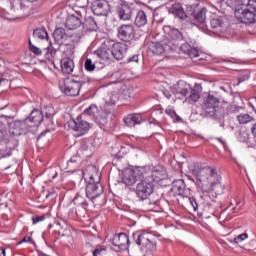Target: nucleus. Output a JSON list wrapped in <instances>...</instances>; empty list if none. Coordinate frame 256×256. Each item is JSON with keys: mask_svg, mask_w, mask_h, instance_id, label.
<instances>
[{"mask_svg": "<svg viewBox=\"0 0 256 256\" xmlns=\"http://www.w3.org/2000/svg\"><path fill=\"white\" fill-rule=\"evenodd\" d=\"M221 180V175L214 167L205 166L196 171V183L204 193L214 191L216 195H221L225 191Z\"/></svg>", "mask_w": 256, "mask_h": 256, "instance_id": "f257e3e1", "label": "nucleus"}, {"mask_svg": "<svg viewBox=\"0 0 256 256\" xmlns=\"http://www.w3.org/2000/svg\"><path fill=\"white\" fill-rule=\"evenodd\" d=\"M228 7L235 9L234 15L240 23L251 24L256 21L255 0H223Z\"/></svg>", "mask_w": 256, "mask_h": 256, "instance_id": "f03ea898", "label": "nucleus"}, {"mask_svg": "<svg viewBox=\"0 0 256 256\" xmlns=\"http://www.w3.org/2000/svg\"><path fill=\"white\" fill-rule=\"evenodd\" d=\"M221 98L217 94L206 93L202 97L201 109L204 111L207 117H213L214 119H223L225 112L219 108Z\"/></svg>", "mask_w": 256, "mask_h": 256, "instance_id": "7ed1b4c3", "label": "nucleus"}, {"mask_svg": "<svg viewBox=\"0 0 256 256\" xmlns=\"http://www.w3.org/2000/svg\"><path fill=\"white\" fill-rule=\"evenodd\" d=\"M90 172L86 173L87 178L89 179L86 186V197L93 201L103 195V185H101V173L97 171V168L91 166L89 168Z\"/></svg>", "mask_w": 256, "mask_h": 256, "instance_id": "20e7f679", "label": "nucleus"}, {"mask_svg": "<svg viewBox=\"0 0 256 256\" xmlns=\"http://www.w3.org/2000/svg\"><path fill=\"white\" fill-rule=\"evenodd\" d=\"M84 115L91 117L96 125L105 131L109 123L111 109H109V104H105L104 107H98L96 104H92L85 109Z\"/></svg>", "mask_w": 256, "mask_h": 256, "instance_id": "39448f33", "label": "nucleus"}, {"mask_svg": "<svg viewBox=\"0 0 256 256\" xmlns=\"http://www.w3.org/2000/svg\"><path fill=\"white\" fill-rule=\"evenodd\" d=\"M142 173L143 177L153 184L159 183V181H163V179L167 178V170L161 165L143 166Z\"/></svg>", "mask_w": 256, "mask_h": 256, "instance_id": "423d86ee", "label": "nucleus"}, {"mask_svg": "<svg viewBox=\"0 0 256 256\" xmlns=\"http://www.w3.org/2000/svg\"><path fill=\"white\" fill-rule=\"evenodd\" d=\"M134 243L142 249V251H155L157 244L152 240L153 236L148 232H136L132 235Z\"/></svg>", "mask_w": 256, "mask_h": 256, "instance_id": "0eeeda50", "label": "nucleus"}, {"mask_svg": "<svg viewBox=\"0 0 256 256\" xmlns=\"http://www.w3.org/2000/svg\"><path fill=\"white\" fill-rule=\"evenodd\" d=\"M140 183L136 185L135 193L140 201H145L153 194L155 184L145 177L140 178Z\"/></svg>", "mask_w": 256, "mask_h": 256, "instance_id": "6e6552de", "label": "nucleus"}, {"mask_svg": "<svg viewBox=\"0 0 256 256\" xmlns=\"http://www.w3.org/2000/svg\"><path fill=\"white\" fill-rule=\"evenodd\" d=\"M83 83L81 81L66 79L60 84V91L65 93L67 97H77L81 91Z\"/></svg>", "mask_w": 256, "mask_h": 256, "instance_id": "1a4fd4ad", "label": "nucleus"}, {"mask_svg": "<svg viewBox=\"0 0 256 256\" xmlns=\"http://www.w3.org/2000/svg\"><path fill=\"white\" fill-rule=\"evenodd\" d=\"M143 177V167H136L134 169H128L124 172L122 177V183L131 187L140 181Z\"/></svg>", "mask_w": 256, "mask_h": 256, "instance_id": "9d476101", "label": "nucleus"}, {"mask_svg": "<svg viewBox=\"0 0 256 256\" xmlns=\"http://www.w3.org/2000/svg\"><path fill=\"white\" fill-rule=\"evenodd\" d=\"M67 127L68 129H70V131L76 132V137H81L85 135V133H87V131L91 129V125L89 124V122L81 118H76L75 120L68 121Z\"/></svg>", "mask_w": 256, "mask_h": 256, "instance_id": "9b49d317", "label": "nucleus"}, {"mask_svg": "<svg viewBox=\"0 0 256 256\" xmlns=\"http://www.w3.org/2000/svg\"><path fill=\"white\" fill-rule=\"evenodd\" d=\"M118 37L125 43L133 41L135 39V26L133 24H122L118 29Z\"/></svg>", "mask_w": 256, "mask_h": 256, "instance_id": "f8f14e48", "label": "nucleus"}, {"mask_svg": "<svg viewBox=\"0 0 256 256\" xmlns=\"http://www.w3.org/2000/svg\"><path fill=\"white\" fill-rule=\"evenodd\" d=\"M92 11L98 17L109 15L111 6L106 0H96L92 3Z\"/></svg>", "mask_w": 256, "mask_h": 256, "instance_id": "ddd939ff", "label": "nucleus"}, {"mask_svg": "<svg viewBox=\"0 0 256 256\" xmlns=\"http://www.w3.org/2000/svg\"><path fill=\"white\" fill-rule=\"evenodd\" d=\"M31 129L29 123L24 120H16L11 124L10 133L15 137H19V135H23V133H27Z\"/></svg>", "mask_w": 256, "mask_h": 256, "instance_id": "4468645a", "label": "nucleus"}, {"mask_svg": "<svg viewBox=\"0 0 256 256\" xmlns=\"http://www.w3.org/2000/svg\"><path fill=\"white\" fill-rule=\"evenodd\" d=\"M175 43L168 42L166 40L162 42H152L149 49L153 55H163L168 49H173Z\"/></svg>", "mask_w": 256, "mask_h": 256, "instance_id": "2eb2a0df", "label": "nucleus"}, {"mask_svg": "<svg viewBox=\"0 0 256 256\" xmlns=\"http://www.w3.org/2000/svg\"><path fill=\"white\" fill-rule=\"evenodd\" d=\"M44 115L39 109H34L28 118L25 119L26 123L30 125L29 127H39L43 123Z\"/></svg>", "mask_w": 256, "mask_h": 256, "instance_id": "dca6fc26", "label": "nucleus"}, {"mask_svg": "<svg viewBox=\"0 0 256 256\" xmlns=\"http://www.w3.org/2000/svg\"><path fill=\"white\" fill-rule=\"evenodd\" d=\"M83 25V16L81 14L70 15L66 19L65 27L69 31H73L75 29H79Z\"/></svg>", "mask_w": 256, "mask_h": 256, "instance_id": "f3484780", "label": "nucleus"}, {"mask_svg": "<svg viewBox=\"0 0 256 256\" xmlns=\"http://www.w3.org/2000/svg\"><path fill=\"white\" fill-rule=\"evenodd\" d=\"M129 243V236L125 233H120L113 236L112 244L123 251H125V249H129Z\"/></svg>", "mask_w": 256, "mask_h": 256, "instance_id": "a211bd4d", "label": "nucleus"}, {"mask_svg": "<svg viewBox=\"0 0 256 256\" xmlns=\"http://www.w3.org/2000/svg\"><path fill=\"white\" fill-rule=\"evenodd\" d=\"M117 14L120 21H131L133 17V9L127 3H122L117 8Z\"/></svg>", "mask_w": 256, "mask_h": 256, "instance_id": "6ab92c4d", "label": "nucleus"}, {"mask_svg": "<svg viewBox=\"0 0 256 256\" xmlns=\"http://www.w3.org/2000/svg\"><path fill=\"white\" fill-rule=\"evenodd\" d=\"M125 55H127V44L118 42L112 46V57L114 59L121 61L125 59Z\"/></svg>", "mask_w": 256, "mask_h": 256, "instance_id": "aec40b11", "label": "nucleus"}, {"mask_svg": "<svg viewBox=\"0 0 256 256\" xmlns=\"http://www.w3.org/2000/svg\"><path fill=\"white\" fill-rule=\"evenodd\" d=\"M172 191L184 199L189 195V189L186 188L185 181L181 179L173 182Z\"/></svg>", "mask_w": 256, "mask_h": 256, "instance_id": "412c9836", "label": "nucleus"}, {"mask_svg": "<svg viewBox=\"0 0 256 256\" xmlns=\"http://www.w3.org/2000/svg\"><path fill=\"white\" fill-rule=\"evenodd\" d=\"M190 95L186 98L188 103H197L201 99V92L203 91V86L201 84L195 83L193 88L189 89Z\"/></svg>", "mask_w": 256, "mask_h": 256, "instance_id": "4be33fe9", "label": "nucleus"}, {"mask_svg": "<svg viewBox=\"0 0 256 256\" xmlns=\"http://www.w3.org/2000/svg\"><path fill=\"white\" fill-rule=\"evenodd\" d=\"M123 122L127 127H135V125H141L143 123V117L141 114H128L124 116Z\"/></svg>", "mask_w": 256, "mask_h": 256, "instance_id": "5701e85b", "label": "nucleus"}, {"mask_svg": "<svg viewBox=\"0 0 256 256\" xmlns=\"http://www.w3.org/2000/svg\"><path fill=\"white\" fill-rule=\"evenodd\" d=\"M189 89H191V86L185 82H178L173 90L172 93L174 95H179L180 97H187L189 95Z\"/></svg>", "mask_w": 256, "mask_h": 256, "instance_id": "b1692460", "label": "nucleus"}, {"mask_svg": "<svg viewBox=\"0 0 256 256\" xmlns=\"http://www.w3.org/2000/svg\"><path fill=\"white\" fill-rule=\"evenodd\" d=\"M67 36L68 34L63 27L56 28L53 32V39L58 45H65Z\"/></svg>", "mask_w": 256, "mask_h": 256, "instance_id": "393cba45", "label": "nucleus"}, {"mask_svg": "<svg viewBox=\"0 0 256 256\" xmlns=\"http://www.w3.org/2000/svg\"><path fill=\"white\" fill-rule=\"evenodd\" d=\"M61 70L65 75H71L75 69V62L71 58H62L61 59Z\"/></svg>", "mask_w": 256, "mask_h": 256, "instance_id": "a878e982", "label": "nucleus"}, {"mask_svg": "<svg viewBox=\"0 0 256 256\" xmlns=\"http://www.w3.org/2000/svg\"><path fill=\"white\" fill-rule=\"evenodd\" d=\"M166 29L168 30L167 33V39L165 40L166 43H173V41H183V33H181V31H179V29H171L169 27H166Z\"/></svg>", "mask_w": 256, "mask_h": 256, "instance_id": "bb28decb", "label": "nucleus"}, {"mask_svg": "<svg viewBox=\"0 0 256 256\" xmlns=\"http://www.w3.org/2000/svg\"><path fill=\"white\" fill-rule=\"evenodd\" d=\"M94 57H98L102 61H109L113 57V51L110 48H99L94 52Z\"/></svg>", "mask_w": 256, "mask_h": 256, "instance_id": "cd10ccee", "label": "nucleus"}, {"mask_svg": "<svg viewBox=\"0 0 256 256\" xmlns=\"http://www.w3.org/2000/svg\"><path fill=\"white\" fill-rule=\"evenodd\" d=\"M226 23L227 18L225 16H218L210 21V26L212 29H218V31H221L222 27H225Z\"/></svg>", "mask_w": 256, "mask_h": 256, "instance_id": "c85d7f7f", "label": "nucleus"}, {"mask_svg": "<svg viewBox=\"0 0 256 256\" xmlns=\"http://www.w3.org/2000/svg\"><path fill=\"white\" fill-rule=\"evenodd\" d=\"M147 24V13L143 10H139L136 14L135 20H134V25L136 27H145Z\"/></svg>", "mask_w": 256, "mask_h": 256, "instance_id": "c756f323", "label": "nucleus"}, {"mask_svg": "<svg viewBox=\"0 0 256 256\" xmlns=\"http://www.w3.org/2000/svg\"><path fill=\"white\" fill-rule=\"evenodd\" d=\"M79 41H81V34L79 32H74L72 34H68L64 45H69L74 49L75 45H77Z\"/></svg>", "mask_w": 256, "mask_h": 256, "instance_id": "7c9ffc66", "label": "nucleus"}, {"mask_svg": "<svg viewBox=\"0 0 256 256\" xmlns=\"http://www.w3.org/2000/svg\"><path fill=\"white\" fill-rule=\"evenodd\" d=\"M171 13L176 17H178L179 19H185V17H187V14H185V10L183 9V6H181L180 3H176L172 5Z\"/></svg>", "mask_w": 256, "mask_h": 256, "instance_id": "2f4dec72", "label": "nucleus"}, {"mask_svg": "<svg viewBox=\"0 0 256 256\" xmlns=\"http://www.w3.org/2000/svg\"><path fill=\"white\" fill-rule=\"evenodd\" d=\"M83 25L87 29V31H97V22H95V19L93 17L86 18Z\"/></svg>", "mask_w": 256, "mask_h": 256, "instance_id": "473e14b6", "label": "nucleus"}, {"mask_svg": "<svg viewBox=\"0 0 256 256\" xmlns=\"http://www.w3.org/2000/svg\"><path fill=\"white\" fill-rule=\"evenodd\" d=\"M194 18L198 21V23L203 24L207 19V10L206 8H202L200 11L194 12Z\"/></svg>", "mask_w": 256, "mask_h": 256, "instance_id": "72a5a7b5", "label": "nucleus"}, {"mask_svg": "<svg viewBox=\"0 0 256 256\" xmlns=\"http://www.w3.org/2000/svg\"><path fill=\"white\" fill-rule=\"evenodd\" d=\"M237 121L239 125H247V123H251V121H255V119L249 114L242 113L237 116Z\"/></svg>", "mask_w": 256, "mask_h": 256, "instance_id": "f704fd0d", "label": "nucleus"}, {"mask_svg": "<svg viewBox=\"0 0 256 256\" xmlns=\"http://www.w3.org/2000/svg\"><path fill=\"white\" fill-rule=\"evenodd\" d=\"M33 37L41 40L49 39V33H47V30H45V28H38L34 30Z\"/></svg>", "mask_w": 256, "mask_h": 256, "instance_id": "c9c22d12", "label": "nucleus"}, {"mask_svg": "<svg viewBox=\"0 0 256 256\" xmlns=\"http://www.w3.org/2000/svg\"><path fill=\"white\" fill-rule=\"evenodd\" d=\"M95 59L96 57L93 56L92 58H86L84 62V69L86 71H95Z\"/></svg>", "mask_w": 256, "mask_h": 256, "instance_id": "e433bc0d", "label": "nucleus"}, {"mask_svg": "<svg viewBox=\"0 0 256 256\" xmlns=\"http://www.w3.org/2000/svg\"><path fill=\"white\" fill-rule=\"evenodd\" d=\"M238 141H240V143H248L249 132H247L246 130H241L238 134Z\"/></svg>", "mask_w": 256, "mask_h": 256, "instance_id": "4c0bfd02", "label": "nucleus"}, {"mask_svg": "<svg viewBox=\"0 0 256 256\" xmlns=\"http://www.w3.org/2000/svg\"><path fill=\"white\" fill-rule=\"evenodd\" d=\"M44 114L46 119H53V117L55 116V109L53 108V106H47L44 108Z\"/></svg>", "mask_w": 256, "mask_h": 256, "instance_id": "58836bf2", "label": "nucleus"}, {"mask_svg": "<svg viewBox=\"0 0 256 256\" xmlns=\"http://www.w3.org/2000/svg\"><path fill=\"white\" fill-rule=\"evenodd\" d=\"M107 253V248L103 246H98L96 249L93 251V256H103Z\"/></svg>", "mask_w": 256, "mask_h": 256, "instance_id": "ea45409f", "label": "nucleus"}, {"mask_svg": "<svg viewBox=\"0 0 256 256\" xmlns=\"http://www.w3.org/2000/svg\"><path fill=\"white\" fill-rule=\"evenodd\" d=\"M184 199H186V201L190 203L194 211H197L199 209V204H197V200L194 197L186 196Z\"/></svg>", "mask_w": 256, "mask_h": 256, "instance_id": "a19ab883", "label": "nucleus"}, {"mask_svg": "<svg viewBox=\"0 0 256 256\" xmlns=\"http://www.w3.org/2000/svg\"><path fill=\"white\" fill-rule=\"evenodd\" d=\"M29 49L32 53H34V55H42L43 54V50H41V48L33 45V43H31V41H29Z\"/></svg>", "mask_w": 256, "mask_h": 256, "instance_id": "79ce46f5", "label": "nucleus"}, {"mask_svg": "<svg viewBox=\"0 0 256 256\" xmlns=\"http://www.w3.org/2000/svg\"><path fill=\"white\" fill-rule=\"evenodd\" d=\"M247 79H249V72H247V71L240 72L238 75L237 85H239L240 83H243V81H247Z\"/></svg>", "mask_w": 256, "mask_h": 256, "instance_id": "37998d69", "label": "nucleus"}, {"mask_svg": "<svg viewBox=\"0 0 256 256\" xmlns=\"http://www.w3.org/2000/svg\"><path fill=\"white\" fill-rule=\"evenodd\" d=\"M209 212L210 215H213L215 213V208H213V204L206 202L204 205V214Z\"/></svg>", "mask_w": 256, "mask_h": 256, "instance_id": "c03bdc74", "label": "nucleus"}, {"mask_svg": "<svg viewBox=\"0 0 256 256\" xmlns=\"http://www.w3.org/2000/svg\"><path fill=\"white\" fill-rule=\"evenodd\" d=\"M249 235L247 233H242L234 238L235 243H241L245 241V239H248Z\"/></svg>", "mask_w": 256, "mask_h": 256, "instance_id": "a18cd8bd", "label": "nucleus"}, {"mask_svg": "<svg viewBox=\"0 0 256 256\" xmlns=\"http://www.w3.org/2000/svg\"><path fill=\"white\" fill-rule=\"evenodd\" d=\"M187 55H189L191 59H195V57H199V50L192 47L187 53Z\"/></svg>", "mask_w": 256, "mask_h": 256, "instance_id": "49530a36", "label": "nucleus"}, {"mask_svg": "<svg viewBox=\"0 0 256 256\" xmlns=\"http://www.w3.org/2000/svg\"><path fill=\"white\" fill-rule=\"evenodd\" d=\"M32 221H33L34 225H37V223H41V221H45V215L34 216V217H32Z\"/></svg>", "mask_w": 256, "mask_h": 256, "instance_id": "de8ad7c7", "label": "nucleus"}, {"mask_svg": "<svg viewBox=\"0 0 256 256\" xmlns=\"http://www.w3.org/2000/svg\"><path fill=\"white\" fill-rule=\"evenodd\" d=\"M193 47H191V45H189V43H184L181 45V50L183 51V53H185L187 55V53L189 51H191Z\"/></svg>", "mask_w": 256, "mask_h": 256, "instance_id": "09e8293b", "label": "nucleus"}, {"mask_svg": "<svg viewBox=\"0 0 256 256\" xmlns=\"http://www.w3.org/2000/svg\"><path fill=\"white\" fill-rule=\"evenodd\" d=\"M44 51H48L53 59L55 58V55H57V50L53 49V47H51V44L47 48H44Z\"/></svg>", "mask_w": 256, "mask_h": 256, "instance_id": "8fccbe9b", "label": "nucleus"}, {"mask_svg": "<svg viewBox=\"0 0 256 256\" xmlns=\"http://www.w3.org/2000/svg\"><path fill=\"white\" fill-rule=\"evenodd\" d=\"M165 113L166 115H169V117H171L172 119H175V117H177V113L171 108L166 109Z\"/></svg>", "mask_w": 256, "mask_h": 256, "instance_id": "3c124183", "label": "nucleus"}, {"mask_svg": "<svg viewBox=\"0 0 256 256\" xmlns=\"http://www.w3.org/2000/svg\"><path fill=\"white\" fill-rule=\"evenodd\" d=\"M240 110H241V107L232 105L229 108V113H239Z\"/></svg>", "mask_w": 256, "mask_h": 256, "instance_id": "603ef678", "label": "nucleus"}, {"mask_svg": "<svg viewBox=\"0 0 256 256\" xmlns=\"http://www.w3.org/2000/svg\"><path fill=\"white\" fill-rule=\"evenodd\" d=\"M128 63H139V56L138 55H134L132 57H129L127 59Z\"/></svg>", "mask_w": 256, "mask_h": 256, "instance_id": "864d4df0", "label": "nucleus"}, {"mask_svg": "<svg viewBox=\"0 0 256 256\" xmlns=\"http://www.w3.org/2000/svg\"><path fill=\"white\" fill-rule=\"evenodd\" d=\"M21 243H35L33 241V239L30 236H25L20 242L19 245H21Z\"/></svg>", "mask_w": 256, "mask_h": 256, "instance_id": "5fc2aeb1", "label": "nucleus"}, {"mask_svg": "<svg viewBox=\"0 0 256 256\" xmlns=\"http://www.w3.org/2000/svg\"><path fill=\"white\" fill-rule=\"evenodd\" d=\"M156 203L155 202H149L146 209L147 211H155V207H156Z\"/></svg>", "mask_w": 256, "mask_h": 256, "instance_id": "6e6d98bb", "label": "nucleus"}, {"mask_svg": "<svg viewBox=\"0 0 256 256\" xmlns=\"http://www.w3.org/2000/svg\"><path fill=\"white\" fill-rule=\"evenodd\" d=\"M81 2L83 3L81 7H87V5L89 4V0H78L77 5H81Z\"/></svg>", "mask_w": 256, "mask_h": 256, "instance_id": "4d7b16f0", "label": "nucleus"}, {"mask_svg": "<svg viewBox=\"0 0 256 256\" xmlns=\"http://www.w3.org/2000/svg\"><path fill=\"white\" fill-rule=\"evenodd\" d=\"M44 57H45V59H47V61H53V58H52L51 54L48 52V50H46Z\"/></svg>", "mask_w": 256, "mask_h": 256, "instance_id": "13d9d810", "label": "nucleus"}, {"mask_svg": "<svg viewBox=\"0 0 256 256\" xmlns=\"http://www.w3.org/2000/svg\"><path fill=\"white\" fill-rule=\"evenodd\" d=\"M241 209V201H236V206L233 208V211H239Z\"/></svg>", "mask_w": 256, "mask_h": 256, "instance_id": "bf43d9fd", "label": "nucleus"}, {"mask_svg": "<svg viewBox=\"0 0 256 256\" xmlns=\"http://www.w3.org/2000/svg\"><path fill=\"white\" fill-rule=\"evenodd\" d=\"M251 133H252L253 137H255V139H256V123L252 126Z\"/></svg>", "mask_w": 256, "mask_h": 256, "instance_id": "052dcab7", "label": "nucleus"}, {"mask_svg": "<svg viewBox=\"0 0 256 256\" xmlns=\"http://www.w3.org/2000/svg\"><path fill=\"white\" fill-rule=\"evenodd\" d=\"M7 83H9L8 79L0 78V85H7Z\"/></svg>", "mask_w": 256, "mask_h": 256, "instance_id": "680f3d73", "label": "nucleus"}, {"mask_svg": "<svg viewBox=\"0 0 256 256\" xmlns=\"http://www.w3.org/2000/svg\"><path fill=\"white\" fill-rule=\"evenodd\" d=\"M174 121H176L177 123H179V121H181V118L179 115L176 114V116H174Z\"/></svg>", "mask_w": 256, "mask_h": 256, "instance_id": "e2e57ef3", "label": "nucleus"}, {"mask_svg": "<svg viewBox=\"0 0 256 256\" xmlns=\"http://www.w3.org/2000/svg\"><path fill=\"white\" fill-rule=\"evenodd\" d=\"M82 207H89V203L87 201L81 202Z\"/></svg>", "mask_w": 256, "mask_h": 256, "instance_id": "0e129e2a", "label": "nucleus"}, {"mask_svg": "<svg viewBox=\"0 0 256 256\" xmlns=\"http://www.w3.org/2000/svg\"><path fill=\"white\" fill-rule=\"evenodd\" d=\"M164 95L167 97V99H171V94H169V92H164Z\"/></svg>", "mask_w": 256, "mask_h": 256, "instance_id": "69168bd1", "label": "nucleus"}, {"mask_svg": "<svg viewBox=\"0 0 256 256\" xmlns=\"http://www.w3.org/2000/svg\"><path fill=\"white\" fill-rule=\"evenodd\" d=\"M1 255L5 256V249H3V248L0 249V256Z\"/></svg>", "mask_w": 256, "mask_h": 256, "instance_id": "338daca9", "label": "nucleus"}, {"mask_svg": "<svg viewBox=\"0 0 256 256\" xmlns=\"http://www.w3.org/2000/svg\"><path fill=\"white\" fill-rule=\"evenodd\" d=\"M10 155H11V150H9L8 151V153L5 155V154H3L2 156H4V157H10Z\"/></svg>", "mask_w": 256, "mask_h": 256, "instance_id": "774afa93", "label": "nucleus"}]
</instances>
